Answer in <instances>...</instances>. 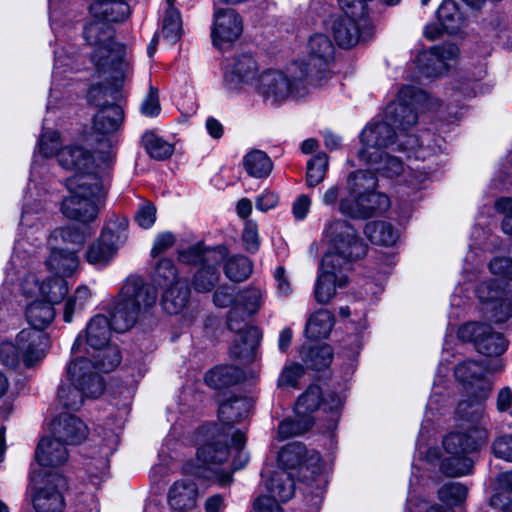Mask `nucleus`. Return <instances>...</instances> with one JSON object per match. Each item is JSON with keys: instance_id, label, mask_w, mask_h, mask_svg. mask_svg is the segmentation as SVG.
Listing matches in <instances>:
<instances>
[{"instance_id": "44", "label": "nucleus", "mask_w": 512, "mask_h": 512, "mask_svg": "<svg viewBox=\"0 0 512 512\" xmlns=\"http://www.w3.org/2000/svg\"><path fill=\"white\" fill-rule=\"evenodd\" d=\"M437 18L443 29L450 34L458 33L464 22L462 14L453 0L442 2L437 10Z\"/></svg>"}, {"instance_id": "42", "label": "nucleus", "mask_w": 512, "mask_h": 512, "mask_svg": "<svg viewBox=\"0 0 512 512\" xmlns=\"http://www.w3.org/2000/svg\"><path fill=\"white\" fill-rule=\"evenodd\" d=\"M266 489L272 497L279 501H288L294 494L292 475L283 469L274 471L266 481Z\"/></svg>"}, {"instance_id": "58", "label": "nucleus", "mask_w": 512, "mask_h": 512, "mask_svg": "<svg viewBox=\"0 0 512 512\" xmlns=\"http://www.w3.org/2000/svg\"><path fill=\"white\" fill-rule=\"evenodd\" d=\"M154 282L161 287H168L180 281L175 264L168 258L159 260L153 272Z\"/></svg>"}, {"instance_id": "31", "label": "nucleus", "mask_w": 512, "mask_h": 512, "mask_svg": "<svg viewBox=\"0 0 512 512\" xmlns=\"http://www.w3.org/2000/svg\"><path fill=\"white\" fill-rule=\"evenodd\" d=\"M59 164L67 169L74 170L75 174L95 173L89 171L93 162L91 152L80 145H67L57 153Z\"/></svg>"}, {"instance_id": "9", "label": "nucleus", "mask_w": 512, "mask_h": 512, "mask_svg": "<svg viewBox=\"0 0 512 512\" xmlns=\"http://www.w3.org/2000/svg\"><path fill=\"white\" fill-rule=\"evenodd\" d=\"M47 345L45 333L23 329L17 334L15 343H0V362L10 369H16L22 359L25 367L31 368L45 357Z\"/></svg>"}, {"instance_id": "37", "label": "nucleus", "mask_w": 512, "mask_h": 512, "mask_svg": "<svg viewBox=\"0 0 512 512\" xmlns=\"http://www.w3.org/2000/svg\"><path fill=\"white\" fill-rule=\"evenodd\" d=\"M226 256V249L223 246L205 248L197 244L179 252V260L186 264H201L209 262L220 263Z\"/></svg>"}, {"instance_id": "39", "label": "nucleus", "mask_w": 512, "mask_h": 512, "mask_svg": "<svg viewBox=\"0 0 512 512\" xmlns=\"http://www.w3.org/2000/svg\"><path fill=\"white\" fill-rule=\"evenodd\" d=\"M90 12L102 21L121 22L130 14L129 5L122 1H99L89 7Z\"/></svg>"}, {"instance_id": "62", "label": "nucleus", "mask_w": 512, "mask_h": 512, "mask_svg": "<svg viewBox=\"0 0 512 512\" xmlns=\"http://www.w3.org/2000/svg\"><path fill=\"white\" fill-rule=\"evenodd\" d=\"M304 367L298 363H290L283 367L278 380L279 388H296L299 379L304 375Z\"/></svg>"}, {"instance_id": "2", "label": "nucleus", "mask_w": 512, "mask_h": 512, "mask_svg": "<svg viewBox=\"0 0 512 512\" xmlns=\"http://www.w3.org/2000/svg\"><path fill=\"white\" fill-rule=\"evenodd\" d=\"M251 408L245 397H233L222 402L218 409L221 426L205 424L198 428L196 439L200 447L197 457L206 465H220L229 457L228 438L235 423L244 420Z\"/></svg>"}, {"instance_id": "3", "label": "nucleus", "mask_w": 512, "mask_h": 512, "mask_svg": "<svg viewBox=\"0 0 512 512\" xmlns=\"http://www.w3.org/2000/svg\"><path fill=\"white\" fill-rule=\"evenodd\" d=\"M109 173L74 174L66 180L69 195L61 205L62 213L69 219L83 224L93 222L99 213V202L104 197Z\"/></svg>"}, {"instance_id": "29", "label": "nucleus", "mask_w": 512, "mask_h": 512, "mask_svg": "<svg viewBox=\"0 0 512 512\" xmlns=\"http://www.w3.org/2000/svg\"><path fill=\"white\" fill-rule=\"evenodd\" d=\"M31 285H34L39 294L51 305L60 303L68 293V284L61 276L49 278L40 285L34 276H29L22 284L25 294H33Z\"/></svg>"}, {"instance_id": "45", "label": "nucleus", "mask_w": 512, "mask_h": 512, "mask_svg": "<svg viewBox=\"0 0 512 512\" xmlns=\"http://www.w3.org/2000/svg\"><path fill=\"white\" fill-rule=\"evenodd\" d=\"M365 234L370 241L377 245L392 246L398 239V232L385 221H374L366 224Z\"/></svg>"}, {"instance_id": "28", "label": "nucleus", "mask_w": 512, "mask_h": 512, "mask_svg": "<svg viewBox=\"0 0 512 512\" xmlns=\"http://www.w3.org/2000/svg\"><path fill=\"white\" fill-rule=\"evenodd\" d=\"M366 20L340 15L333 19L331 30L336 43L342 48L356 45L361 36V28Z\"/></svg>"}, {"instance_id": "52", "label": "nucleus", "mask_w": 512, "mask_h": 512, "mask_svg": "<svg viewBox=\"0 0 512 512\" xmlns=\"http://www.w3.org/2000/svg\"><path fill=\"white\" fill-rule=\"evenodd\" d=\"M142 144L150 157L156 160H165L174 151L172 144L158 137L153 132H147L143 135Z\"/></svg>"}, {"instance_id": "50", "label": "nucleus", "mask_w": 512, "mask_h": 512, "mask_svg": "<svg viewBox=\"0 0 512 512\" xmlns=\"http://www.w3.org/2000/svg\"><path fill=\"white\" fill-rule=\"evenodd\" d=\"M219 264L206 263L194 274L192 285L197 292H209L215 287L220 277Z\"/></svg>"}, {"instance_id": "17", "label": "nucleus", "mask_w": 512, "mask_h": 512, "mask_svg": "<svg viewBox=\"0 0 512 512\" xmlns=\"http://www.w3.org/2000/svg\"><path fill=\"white\" fill-rule=\"evenodd\" d=\"M485 317L496 323L507 321L512 315L510 301L504 297V290L496 280L482 282L476 290Z\"/></svg>"}, {"instance_id": "18", "label": "nucleus", "mask_w": 512, "mask_h": 512, "mask_svg": "<svg viewBox=\"0 0 512 512\" xmlns=\"http://www.w3.org/2000/svg\"><path fill=\"white\" fill-rule=\"evenodd\" d=\"M237 311L230 310L228 313L227 325L231 331L237 332L238 337L229 349L230 356L243 362L253 359L254 351L259 344L261 333L257 327L248 326L244 318L236 319Z\"/></svg>"}, {"instance_id": "36", "label": "nucleus", "mask_w": 512, "mask_h": 512, "mask_svg": "<svg viewBox=\"0 0 512 512\" xmlns=\"http://www.w3.org/2000/svg\"><path fill=\"white\" fill-rule=\"evenodd\" d=\"M360 160L383 177L394 178L404 171L403 161L386 151L379 152L370 157L360 158Z\"/></svg>"}, {"instance_id": "61", "label": "nucleus", "mask_w": 512, "mask_h": 512, "mask_svg": "<svg viewBox=\"0 0 512 512\" xmlns=\"http://www.w3.org/2000/svg\"><path fill=\"white\" fill-rule=\"evenodd\" d=\"M232 446L236 454L233 459V470L242 469L249 461V454L244 450L246 433L243 430H235L231 435Z\"/></svg>"}, {"instance_id": "60", "label": "nucleus", "mask_w": 512, "mask_h": 512, "mask_svg": "<svg viewBox=\"0 0 512 512\" xmlns=\"http://www.w3.org/2000/svg\"><path fill=\"white\" fill-rule=\"evenodd\" d=\"M438 496L447 505H459L466 499L467 488L459 482H449L439 489Z\"/></svg>"}, {"instance_id": "48", "label": "nucleus", "mask_w": 512, "mask_h": 512, "mask_svg": "<svg viewBox=\"0 0 512 512\" xmlns=\"http://www.w3.org/2000/svg\"><path fill=\"white\" fill-rule=\"evenodd\" d=\"M262 300V293L260 289L251 287L241 291L237 297L236 306L231 310L237 311L236 319H245L247 315L253 314L258 311Z\"/></svg>"}, {"instance_id": "25", "label": "nucleus", "mask_w": 512, "mask_h": 512, "mask_svg": "<svg viewBox=\"0 0 512 512\" xmlns=\"http://www.w3.org/2000/svg\"><path fill=\"white\" fill-rule=\"evenodd\" d=\"M51 434L62 441L65 446L78 445L88 435L87 425L77 416L62 413L51 424Z\"/></svg>"}, {"instance_id": "22", "label": "nucleus", "mask_w": 512, "mask_h": 512, "mask_svg": "<svg viewBox=\"0 0 512 512\" xmlns=\"http://www.w3.org/2000/svg\"><path fill=\"white\" fill-rule=\"evenodd\" d=\"M114 330L112 323V311L110 318L104 315H96L93 317L86 327L85 337L79 335L72 348V353L81 352L82 350L86 355L103 348L109 344L110 331Z\"/></svg>"}, {"instance_id": "23", "label": "nucleus", "mask_w": 512, "mask_h": 512, "mask_svg": "<svg viewBox=\"0 0 512 512\" xmlns=\"http://www.w3.org/2000/svg\"><path fill=\"white\" fill-rule=\"evenodd\" d=\"M459 49L455 44H443L428 51H421L416 58V65L425 77H437L449 68V61L455 59Z\"/></svg>"}, {"instance_id": "35", "label": "nucleus", "mask_w": 512, "mask_h": 512, "mask_svg": "<svg viewBox=\"0 0 512 512\" xmlns=\"http://www.w3.org/2000/svg\"><path fill=\"white\" fill-rule=\"evenodd\" d=\"M378 187V179L369 170H358L351 172L347 178L346 190L348 197L341 200H358Z\"/></svg>"}, {"instance_id": "15", "label": "nucleus", "mask_w": 512, "mask_h": 512, "mask_svg": "<svg viewBox=\"0 0 512 512\" xmlns=\"http://www.w3.org/2000/svg\"><path fill=\"white\" fill-rule=\"evenodd\" d=\"M100 371L88 355L82 356L67 365L66 378L71 385L84 390L91 398H97L105 388Z\"/></svg>"}, {"instance_id": "27", "label": "nucleus", "mask_w": 512, "mask_h": 512, "mask_svg": "<svg viewBox=\"0 0 512 512\" xmlns=\"http://www.w3.org/2000/svg\"><path fill=\"white\" fill-rule=\"evenodd\" d=\"M69 457L65 444L51 436L43 437L36 448L35 458L43 467H57L67 462Z\"/></svg>"}, {"instance_id": "7", "label": "nucleus", "mask_w": 512, "mask_h": 512, "mask_svg": "<svg viewBox=\"0 0 512 512\" xmlns=\"http://www.w3.org/2000/svg\"><path fill=\"white\" fill-rule=\"evenodd\" d=\"M501 369L499 362L490 364L489 361L465 360L454 368V374L457 380L465 385L468 400L461 401L458 404L456 413L466 416L467 410L471 409V418L478 420L484 416L483 402L488 398L492 383L487 377L488 373H493Z\"/></svg>"}, {"instance_id": "12", "label": "nucleus", "mask_w": 512, "mask_h": 512, "mask_svg": "<svg viewBox=\"0 0 512 512\" xmlns=\"http://www.w3.org/2000/svg\"><path fill=\"white\" fill-rule=\"evenodd\" d=\"M307 51V61L295 64L304 70L312 86H319L330 77L329 65L334 60V45L326 34L315 33L308 40Z\"/></svg>"}, {"instance_id": "20", "label": "nucleus", "mask_w": 512, "mask_h": 512, "mask_svg": "<svg viewBox=\"0 0 512 512\" xmlns=\"http://www.w3.org/2000/svg\"><path fill=\"white\" fill-rule=\"evenodd\" d=\"M389 207V197L376 189L358 200H340L338 210L349 218L365 220L381 214Z\"/></svg>"}, {"instance_id": "43", "label": "nucleus", "mask_w": 512, "mask_h": 512, "mask_svg": "<svg viewBox=\"0 0 512 512\" xmlns=\"http://www.w3.org/2000/svg\"><path fill=\"white\" fill-rule=\"evenodd\" d=\"M242 371L231 365H223L211 369L205 374V383L214 389H221L236 384L242 378Z\"/></svg>"}, {"instance_id": "55", "label": "nucleus", "mask_w": 512, "mask_h": 512, "mask_svg": "<svg viewBox=\"0 0 512 512\" xmlns=\"http://www.w3.org/2000/svg\"><path fill=\"white\" fill-rule=\"evenodd\" d=\"M58 400L67 409L77 410L83 403L85 398H91L84 390L78 389L68 383H62L58 389Z\"/></svg>"}, {"instance_id": "63", "label": "nucleus", "mask_w": 512, "mask_h": 512, "mask_svg": "<svg viewBox=\"0 0 512 512\" xmlns=\"http://www.w3.org/2000/svg\"><path fill=\"white\" fill-rule=\"evenodd\" d=\"M321 470V456L315 450H308L306 448V454L302 460L299 474L305 479H314Z\"/></svg>"}, {"instance_id": "33", "label": "nucleus", "mask_w": 512, "mask_h": 512, "mask_svg": "<svg viewBox=\"0 0 512 512\" xmlns=\"http://www.w3.org/2000/svg\"><path fill=\"white\" fill-rule=\"evenodd\" d=\"M51 253L46 265L51 272L58 276H71L79 266V258L74 248L50 249Z\"/></svg>"}, {"instance_id": "19", "label": "nucleus", "mask_w": 512, "mask_h": 512, "mask_svg": "<svg viewBox=\"0 0 512 512\" xmlns=\"http://www.w3.org/2000/svg\"><path fill=\"white\" fill-rule=\"evenodd\" d=\"M127 239L126 224L103 229L100 237L94 241L86 252L87 261L95 266H105L115 255L117 249Z\"/></svg>"}, {"instance_id": "6", "label": "nucleus", "mask_w": 512, "mask_h": 512, "mask_svg": "<svg viewBox=\"0 0 512 512\" xmlns=\"http://www.w3.org/2000/svg\"><path fill=\"white\" fill-rule=\"evenodd\" d=\"M468 415H457L469 425L467 432H453L443 439V447L449 457L443 459L441 470L443 473L456 477L468 474L473 462L467 456L469 453L477 451L488 439V432L479 425L482 418L473 420L471 418V409L467 410Z\"/></svg>"}, {"instance_id": "47", "label": "nucleus", "mask_w": 512, "mask_h": 512, "mask_svg": "<svg viewBox=\"0 0 512 512\" xmlns=\"http://www.w3.org/2000/svg\"><path fill=\"white\" fill-rule=\"evenodd\" d=\"M313 418L311 416H303L297 414L295 418H288L279 423L277 439L280 441L291 437L299 436L307 432L313 426Z\"/></svg>"}, {"instance_id": "34", "label": "nucleus", "mask_w": 512, "mask_h": 512, "mask_svg": "<svg viewBox=\"0 0 512 512\" xmlns=\"http://www.w3.org/2000/svg\"><path fill=\"white\" fill-rule=\"evenodd\" d=\"M96 73L99 76H103L106 82L93 84L88 91V101L95 106L100 108L106 107L109 104V98L114 99V94L117 93L118 88L123 84L124 80L128 77L130 71L126 74V76L121 80H115L110 72H98L95 69Z\"/></svg>"}, {"instance_id": "14", "label": "nucleus", "mask_w": 512, "mask_h": 512, "mask_svg": "<svg viewBox=\"0 0 512 512\" xmlns=\"http://www.w3.org/2000/svg\"><path fill=\"white\" fill-rule=\"evenodd\" d=\"M458 336L462 341L472 342L480 354L488 357L499 356L507 348L503 335L485 323H466L459 328Z\"/></svg>"}, {"instance_id": "11", "label": "nucleus", "mask_w": 512, "mask_h": 512, "mask_svg": "<svg viewBox=\"0 0 512 512\" xmlns=\"http://www.w3.org/2000/svg\"><path fill=\"white\" fill-rule=\"evenodd\" d=\"M124 112L119 105L111 104L100 108L93 119V129L98 158L109 166L115 158L116 133L123 122Z\"/></svg>"}, {"instance_id": "41", "label": "nucleus", "mask_w": 512, "mask_h": 512, "mask_svg": "<svg viewBox=\"0 0 512 512\" xmlns=\"http://www.w3.org/2000/svg\"><path fill=\"white\" fill-rule=\"evenodd\" d=\"M55 317L53 305L46 301L36 300L30 303L26 308V318L32 328L43 333V330L51 324Z\"/></svg>"}, {"instance_id": "21", "label": "nucleus", "mask_w": 512, "mask_h": 512, "mask_svg": "<svg viewBox=\"0 0 512 512\" xmlns=\"http://www.w3.org/2000/svg\"><path fill=\"white\" fill-rule=\"evenodd\" d=\"M258 74V64L250 53L235 55L224 71V86L231 92H239Z\"/></svg>"}, {"instance_id": "38", "label": "nucleus", "mask_w": 512, "mask_h": 512, "mask_svg": "<svg viewBox=\"0 0 512 512\" xmlns=\"http://www.w3.org/2000/svg\"><path fill=\"white\" fill-rule=\"evenodd\" d=\"M190 290L186 281H176L163 293L161 305L168 314H178L188 303Z\"/></svg>"}, {"instance_id": "57", "label": "nucleus", "mask_w": 512, "mask_h": 512, "mask_svg": "<svg viewBox=\"0 0 512 512\" xmlns=\"http://www.w3.org/2000/svg\"><path fill=\"white\" fill-rule=\"evenodd\" d=\"M91 297V291L86 286H80L76 289L75 293L68 297L65 306L63 319L66 323H70L73 319L74 313L81 311Z\"/></svg>"}, {"instance_id": "46", "label": "nucleus", "mask_w": 512, "mask_h": 512, "mask_svg": "<svg viewBox=\"0 0 512 512\" xmlns=\"http://www.w3.org/2000/svg\"><path fill=\"white\" fill-rule=\"evenodd\" d=\"M247 173L255 178L267 177L273 168L270 157L262 150H252L243 159Z\"/></svg>"}, {"instance_id": "5", "label": "nucleus", "mask_w": 512, "mask_h": 512, "mask_svg": "<svg viewBox=\"0 0 512 512\" xmlns=\"http://www.w3.org/2000/svg\"><path fill=\"white\" fill-rule=\"evenodd\" d=\"M83 35L87 43L94 46L91 61L98 72H110L115 80L123 79L130 71L125 59V47L114 41V31L110 24L100 19L84 27Z\"/></svg>"}, {"instance_id": "40", "label": "nucleus", "mask_w": 512, "mask_h": 512, "mask_svg": "<svg viewBox=\"0 0 512 512\" xmlns=\"http://www.w3.org/2000/svg\"><path fill=\"white\" fill-rule=\"evenodd\" d=\"M334 315L327 309H319L311 314L305 325V335L312 340L328 337L334 326Z\"/></svg>"}, {"instance_id": "51", "label": "nucleus", "mask_w": 512, "mask_h": 512, "mask_svg": "<svg viewBox=\"0 0 512 512\" xmlns=\"http://www.w3.org/2000/svg\"><path fill=\"white\" fill-rule=\"evenodd\" d=\"M101 372H109L121 362V354L118 346L107 344L103 348L88 355Z\"/></svg>"}, {"instance_id": "30", "label": "nucleus", "mask_w": 512, "mask_h": 512, "mask_svg": "<svg viewBox=\"0 0 512 512\" xmlns=\"http://www.w3.org/2000/svg\"><path fill=\"white\" fill-rule=\"evenodd\" d=\"M322 402L324 405H327L330 410H336L342 405V400L338 395L330 394L327 398H323L320 387L318 385H310L298 398L296 413L303 416H310V413L316 411Z\"/></svg>"}, {"instance_id": "24", "label": "nucleus", "mask_w": 512, "mask_h": 512, "mask_svg": "<svg viewBox=\"0 0 512 512\" xmlns=\"http://www.w3.org/2000/svg\"><path fill=\"white\" fill-rule=\"evenodd\" d=\"M241 33L242 21L235 10L227 8L215 12L211 36L217 48L222 49L225 44L234 42Z\"/></svg>"}, {"instance_id": "53", "label": "nucleus", "mask_w": 512, "mask_h": 512, "mask_svg": "<svg viewBox=\"0 0 512 512\" xmlns=\"http://www.w3.org/2000/svg\"><path fill=\"white\" fill-rule=\"evenodd\" d=\"M224 273L226 277L231 281H244L252 273V263L245 256H232L226 261L224 265Z\"/></svg>"}, {"instance_id": "49", "label": "nucleus", "mask_w": 512, "mask_h": 512, "mask_svg": "<svg viewBox=\"0 0 512 512\" xmlns=\"http://www.w3.org/2000/svg\"><path fill=\"white\" fill-rule=\"evenodd\" d=\"M304 362L315 370L327 368L333 359V350L328 344H321L303 349L301 352Z\"/></svg>"}, {"instance_id": "8", "label": "nucleus", "mask_w": 512, "mask_h": 512, "mask_svg": "<svg viewBox=\"0 0 512 512\" xmlns=\"http://www.w3.org/2000/svg\"><path fill=\"white\" fill-rule=\"evenodd\" d=\"M309 86L312 85L304 70L292 64L287 73L281 70L264 71L257 81L256 91L264 103L278 105L290 97L305 96Z\"/></svg>"}, {"instance_id": "10", "label": "nucleus", "mask_w": 512, "mask_h": 512, "mask_svg": "<svg viewBox=\"0 0 512 512\" xmlns=\"http://www.w3.org/2000/svg\"><path fill=\"white\" fill-rule=\"evenodd\" d=\"M324 235L332 246L326 255L339 256L346 268L352 269V261L366 255L367 246L355 228L346 220L332 219L325 224Z\"/></svg>"}, {"instance_id": "59", "label": "nucleus", "mask_w": 512, "mask_h": 512, "mask_svg": "<svg viewBox=\"0 0 512 512\" xmlns=\"http://www.w3.org/2000/svg\"><path fill=\"white\" fill-rule=\"evenodd\" d=\"M182 24L180 13L175 8H168L163 19L162 36L169 44H174L181 36Z\"/></svg>"}, {"instance_id": "16", "label": "nucleus", "mask_w": 512, "mask_h": 512, "mask_svg": "<svg viewBox=\"0 0 512 512\" xmlns=\"http://www.w3.org/2000/svg\"><path fill=\"white\" fill-rule=\"evenodd\" d=\"M67 489L66 479L61 475H48L43 483L33 487L31 501L35 512H64Z\"/></svg>"}, {"instance_id": "32", "label": "nucleus", "mask_w": 512, "mask_h": 512, "mask_svg": "<svg viewBox=\"0 0 512 512\" xmlns=\"http://www.w3.org/2000/svg\"><path fill=\"white\" fill-rule=\"evenodd\" d=\"M93 231L89 227L83 229L76 226L60 227L55 229L48 238L50 249L56 248H81Z\"/></svg>"}, {"instance_id": "64", "label": "nucleus", "mask_w": 512, "mask_h": 512, "mask_svg": "<svg viewBox=\"0 0 512 512\" xmlns=\"http://www.w3.org/2000/svg\"><path fill=\"white\" fill-rule=\"evenodd\" d=\"M59 147L60 134L57 131L45 132L39 139V150L46 157L57 155Z\"/></svg>"}, {"instance_id": "1", "label": "nucleus", "mask_w": 512, "mask_h": 512, "mask_svg": "<svg viewBox=\"0 0 512 512\" xmlns=\"http://www.w3.org/2000/svg\"><path fill=\"white\" fill-rule=\"evenodd\" d=\"M427 98L424 91L414 86L402 87L397 99L387 106L385 121L372 123L363 129L360 135L361 148L357 152L358 158L370 157L385 151L395 142L401 151L414 152L415 157L420 158L422 143L416 135L408 134L407 131L416 125L417 110Z\"/></svg>"}, {"instance_id": "13", "label": "nucleus", "mask_w": 512, "mask_h": 512, "mask_svg": "<svg viewBox=\"0 0 512 512\" xmlns=\"http://www.w3.org/2000/svg\"><path fill=\"white\" fill-rule=\"evenodd\" d=\"M350 271L339 256L324 255L314 287V298L317 303L328 304L336 295L337 288L348 284Z\"/></svg>"}, {"instance_id": "56", "label": "nucleus", "mask_w": 512, "mask_h": 512, "mask_svg": "<svg viewBox=\"0 0 512 512\" xmlns=\"http://www.w3.org/2000/svg\"><path fill=\"white\" fill-rule=\"evenodd\" d=\"M306 454V446L300 442H294L285 446L279 453V463L285 469H298Z\"/></svg>"}, {"instance_id": "26", "label": "nucleus", "mask_w": 512, "mask_h": 512, "mask_svg": "<svg viewBox=\"0 0 512 512\" xmlns=\"http://www.w3.org/2000/svg\"><path fill=\"white\" fill-rule=\"evenodd\" d=\"M198 487L195 482L182 479L169 488L167 501L172 512H186L196 507Z\"/></svg>"}, {"instance_id": "54", "label": "nucleus", "mask_w": 512, "mask_h": 512, "mask_svg": "<svg viewBox=\"0 0 512 512\" xmlns=\"http://www.w3.org/2000/svg\"><path fill=\"white\" fill-rule=\"evenodd\" d=\"M328 165V156L325 153H318L307 162L306 183L308 187L313 188L325 179Z\"/></svg>"}, {"instance_id": "4", "label": "nucleus", "mask_w": 512, "mask_h": 512, "mask_svg": "<svg viewBox=\"0 0 512 512\" xmlns=\"http://www.w3.org/2000/svg\"><path fill=\"white\" fill-rule=\"evenodd\" d=\"M157 290L139 276H130L123 284L112 308L114 330L123 333L145 318L155 307Z\"/></svg>"}]
</instances>
